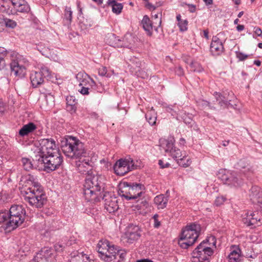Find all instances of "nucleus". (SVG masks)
Returning a JSON list of instances; mask_svg holds the SVG:
<instances>
[{
    "mask_svg": "<svg viewBox=\"0 0 262 262\" xmlns=\"http://www.w3.org/2000/svg\"><path fill=\"white\" fill-rule=\"evenodd\" d=\"M61 147L64 155L71 158H79L76 166L79 172L82 174H92V162L85 157L86 152L83 143L75 137L68 136L61 141Z\"/></svg>",
    "mask_w": 262,
    "mask_h": 262,
    "instance_id": "1",
    "label": "nucleus"
},
{
    "mask_svg": "<svg viewBox=\"0 0 262 262\" xmlns=\"http://www.w3.org/2000/svg\"><path fill=\"white\" fill-rule=\"evenodd\" d=\"M97 249L98 256L104 262H121L124 259L126 254L124 249L106 239L99 242Z\"/></svg>",
    "mask_w": 262,
    "mask_h": 262,
    "instance_id": "2",
    "label": "nucleus"
},
{
    "mask_svg": "<svg viewBox=\"0 0 262 262\" xmlns=\"http://www.w3.org/2000/svg\"><path fill=\"white\" fill-rule=\"evenodd\" d=\"M102 178L94 174L86 176L83 184V195L87 201L98 202L104 192V184Z\"/></svg>",
    "mask_w": 262,
    "mask_h": 262,
    "instance_id": "3",
    "label": "nucleus"
},
{
    "mask_svg": "<svg viewBox=\"0 0 262 262\" xmlns=\"http://www.w3.org/2000/svg\"><path fill=\"white\" fill-rule=\"evenodd\" d=\"M145 192V187L141 183L122 182L119 184L118 194L126 200L138 201Z\"/></svg>",
    "mask_w": 262,
    "mask_h": 262,
    "instance_id": "4",
    "label": "nucleus"
},
{
    "mask_svg": "<svg viewBox=\"0 0 262 262\" xmlns=\"http://www.w3.org/2000/svg\"><path fill=\"white\" fill-rule=\"evenodd\" d=\"M24 200L31 206L42 208L47 203V198L40 184L37 182L33 183V185L25 191Z\"/></svg>",
    "mask_w": 262,
    "mask_h": 262,
    "instance_id": "5",
    "label": "nucleus"
},
{
    "mask_svg": "<svg viewBox=\"0 0 262 262\" xmlns=\"http://www.w3.org/2000/svg\"><path fill=\"white\" fill-rule=\"evenodd\" d=\"M33 162H36L37 166H41L45 170L49 172L53 171L59 167L62 163V157L58 151L51 152L45 156H33Z\"/></svg>",
    "mask_w": 262,
    "mask_h": 262,
    "instance_id": "6",
    "label": "nucleus"
},
{
    "mask_svg": "<svg viewBox=\"0 0 262 262\" xmlns=\"http://www.w3.org/2000/svg\"><path fill=\"white\" fill-rule=\"evenodd\" d=\"M201 231L199 224L193 223L186 226L182 231L179 244L183 249H187L196 241Z\"/></svg>",
    "mask_w": 262,
    "mask_h": 262,
    "instance_id": "7",
    "label": "nucleus"
},
{
    "mask_svg": "<svg viewBox=\"0 0 262 262\" xmlns=\"http://www.w3.org/2000/svg\"><path fill=\"white\" fill-rule=\"evenodd\" d=\"M3 3L1 6L9 14H28L31 12V8L25 0H1Z\"/></svg>",
    "mask_w": 262,
    "mask_h": 262,
    "instance_id": "8",
    "label": "nucleus"
},
{
    "mask_svg": "<svg viewBox=\"0 0 262 262\" xmlns=\"http://www.w3.org/2000/svg\"><path fill=\"white\" fill-rule=\"evenodd\" d=\"M26 210L21 205H14L9 209V221L7 228L9 230H14L21 225L25 221Z\"/></svg>",
    "mask_w": 262,
    "mask_h": 262,
    "instance_id": "9",
    "label": "nucleus"
},
{
    "mask_svg": "<svg viewBox=\"0 0 262 262\" xmlns=\"http://www.w3.org/2000/svg\"><path fill=\"white\" fill-rule=\"evenodd\" d=\"M213 253L211 244L209 239H206L202 242L192 252L191 261L192 262H205L209 261L208 257Z\"/></svg>",
    "mask_w": 262,
    "mask_h": 262,
    "instance_id": "10",
    "label": "nucleus"
},
{
    "mask_svg": "<svg viewBox=\"0 0 262 262\" xmlns=\"http://www.w3.org/2000/svg\"><path fill=\"white\" fill-rule=\"evenodd\" d=\"M53 77L50 69L46 66H41L39 71H32L30 79L33 88H37L43 84L45 80H50Z\"/></svg>",
    "mask_w": 262,
    "mask_h": 262,
    "instance_id": "11",
    "label": "nucleus"
},
{
    "mask_svg": "<svg viewBox=\"0 0 262 262\" xmlns=\"http://www.w3.org/2000/svg\"><path fill=\"white\" fill-rule=\"evenodd\" d=\"M39 146L34 156H45L51 152L58 151L59 148L56 144V141L52 138L41 139L38 141Z\"/></svg>",
    "mask_w": 262,
    "mask_h": 262,
    "instance_id": "12",
    "label": "nucleus"
},
{
    "mask_svg": "<svg viewBox=\"0 0 262 262\" xmlns=\"http://www.w3.org/2000/svg\"><path fill=\"white\" fill-rule=\"evenodd\" d=\"M134 162L131 158L118 160L114 166L115 172L118 176H124L134 168Z\"/></svg>",
    "mask_w": 262,
    "mask_h": 262,
    "instance_id": "13",
    "label": "nucleus"
},
{
    "mask_svg": "<svg viewBox=\"0 0 262 262\" xmlns=\"http://www.w3.org/2000/svg\"><path fill=\"white\" fill-rule=\"evenodd\" d=\"M104 201V208L109 213H113L117 211L119 206L116 197L111 192H105L102 194L101 199Z\"/></svg>",
    "mask_w": 262,
    "mask_h": 262,
    "instance_id": "14",
    "label": "nucleus"
},
{
    "mask_svg": "<svg viewBox=\"0 0 262 262\" xmlns=\"http://www.w3.org/2000/svg\"><path fill=\"white\" fill-rule=\"evenodd\" d=\"M222 179L228 185L234 187L239 186L243 182L242 179L235 172H228L222 176Z\"/></svg>",
    "mask_w": 262,
    "mask_h": 262,
    "instance_id": "15",
    "label": "nucleus"
},
{
    "mask_svg": "<svg viewBox=\"0 0 262 262\" xmlns=\"http://www.w3.org/2000/svg\"><path fill=\"white\" fill-rule=\"evenodd\" d=\"M220 34L213 36L210 44V52L213 56H218L223 53L224 48L222 41L219 38Z\"/></svg>",
    "mask_w": 262,
    "mask_h": 262,
    "instance_id": "16",
    "label": "nucleus"
},
{
    "mask_svg": "<svg viewBox=\"0 0 262 262\" xmlns=\"http://www.w3.org/2000/svg\"><path fill=\"white\" fill-rule=\"evenodd\" d=\"M261 219L258 215L257 212L246 213L243 219V222L248 226L254 225L259 226L261 224Z\"/></svg>",
    "mask_w": 262,
    "mask_h": 262,
    "instance_id": "17",
    "label": "nucleus"
},
{
    "mask_svg": "<svg viewBox=\"0 0 262 262\" xmlns=\"http://www.w3.org/2000/svg\"><path fill=\"white\" fill-rule=\"evenodd\" d=\"M11 75L13 74L18 77H23L26 74V68L21 64V61L12 59L10 63Z\"/></svg>",
    "mask_w": 262,
    "mask_h": 262,
    "instance_id": "18",
    "label": "nucleus"
},
{
    "mask_svg": "<svg viewBox=\"0 0 262 262\" xmlns=\"http://www.w3.org/2000/svg\"><path fill=\"white\" fill-rule=\"evenodd\" d=\"M52 254V250L48 247H45L36 254L32 262H48L49 258Z\"/></svg>",
    "mask_w": 262,
    "mask_h": 262,
    "instance_id": "19",
    "label": "nucleus"
},
{
    "mask_svg": "<svg viewBox=\"0 0 262 262\" xmlns=\"http://www.w3.org/2000/svg\"><path fill=\"white\" fill-rule=\"evenodd\" d=\"M69 262H96L90 259L87 255L83 252H73L71 254Z\"/></svg>",
    "mask_w": 262,
    "mask_h": 262,
    "instance_id": "20",
    "label": "nucleus"
},
{
    "mask_svg": "<svg viewBox=\"0 0 262 262\" xmlns=\"http://www.w3.org/2000/svg\"><path fill=\"white\" fill-rule=\"evenodd\" d=\"M230 252L228 255L229 262H238L242 256V251L238 246L232 245L230 247Z\"/></svg>",
    "mask_w": 262,
    "mask_h": 262,
    "instance_id": "21",
    "label": "nucleus"
},
{
    "mask_svg": "<svg viewBox=\"0 0 262 262\" xmlns=\"http://www.w3.org/2000/svg\"><path fill=\"white\" fill-rule=\"evenodd\" d=\"M175 140L173 137H169L167 139H161L160 140V145L165 152H170L172 151L174 147Z\"/></svg>",
    "mask_w": 262,
    "mask_h": 262,
    "instance_id": "22",
    "label": "nucleus"
},
{
    "mask_svg": "<svg viewBox=\"0 0 262 262\" xmlns=\"http://www.w3.org/2000/svg\"><path fill=\"white\" fill-rule=\"evenodd\" d=\"M37 128L36 125L33 122H29L24 125L19 130V135L24 137L33 133Z\"/></svg>",
    "mask_w": 262,
    "mask_h": 262,
    "instance_id": "23",
    "label": "nucleus"
},
{
    "mask_svg": "<svg viewBox=\"0 0 262 262\" xmlns=\"http://www.w3.org/2000/svg\"><path fill=\"white\" fill-rule=\"evenodd\" d=\"M77 81L79 82L78 85L80 88L84 83L89 82L93 83V79H92L86 73L83 72H79L76 76Z\"/></svg>",
    "mask_w": 262,
    "mask_h": 262,
    "instance_id": "24",
    "label": "nucleus"
},
{
    "mask_svg": "<svg viewBox=\"0 0 262 262\" xmlns=\"http://www.w3.org/2000/svg\"><path fill=\"white\" fill-rule=\"evenodd\" d=\"M249 196L253 203L258 202V199L262 196V190L257 186H254L250 190Z\"/></svg>",
    "mask_w": 262,
    "mask_h": 262,
    "instance_id": "25",
    "label": "nucleus"
},
{
    "mask_svg": "<svg viewBox=\"0 0 262 262\" xmlns=\"http://www.w3.org/2000/svg\"><path fill=\"white\" fill-rule=\"evenodd\" d=\"M168 198L164 194H160L156 196L154 199V203L158 209H164L166 207Z\"/></svg>",
    "mask_w": 262,
    "mask_h": 262,
    "instance_id": "26",
    "label": "nucleus"
},
{
    "mask_svg": "<svg viewBox=\"0 0 262 262\" xmlns=\"http://www.w3.org/2000/svg\"><path fill=\"white\" fill-rule=\"evenodd\" d=\"M67 101V110L68 111L70 112L71 114L75 113L77 103V101L75 97L72 96H67L66 98Z\"/></svg>",
    "mask_w": 262,
    "mask_h": 262,
    "instance_id": "27",
    "label": "nucleus"
},
{
    "mask_svg": "<svg viewBox=\"0 0 262 262\" xmlns=\"http://www.w3.org/2000/svg\"><path fill=\"white\" fill-rule=\"evenodd\" d=\"M85 85H82L79 89H78V91L81 94L85 95H89V93L93 91L95 88L96 83L93 80V83H90L89 81L86 83H84Z\"/></svg>",
    "mask_w": 262,
    "mask_h": 262,
    "instance_id": "28",
    "label": "nucleus"
},
{
    "mask_svg": "<svg viewBox=\"0 0 262 262\" xmlns=\"http://www.w3.org/2000/svg\"><path fill=\"white\" fill-rule=\"evenodd\" d=\"M107 4L112 7L114 13L118 15L122 12L123 7L122 4L118 3L116 0H108Z\"/></svg>",
    "mask_w": 262,
    "mask_h": 262,
    "instance_id": "29",
    "label": "nucleus"
},
{
    "mask_svg": "<svg viewBox=\"0 0 262 262\" xmlns=\"http://www.w3.org/2000/svg\"><path fill=\"white\" fill-rule=\"evenodd\" d=\"M139 229L138 227H134L132 230L129 229L126 233V236L129 242H132L134 241L137 240L140 236V233L139 232Z\"/></svg>",
    "mask_w": 262,
    "mask_h": 262,
    "instance_id": "30",
    "label": "nucleus"
},
{
    "mask_svg": "<svg viewBox=\"0 0 262 262\" xmlns=\"http://www.w3.org/2000/svg\"><path fill=\"white\" fill-rule=\"evenodd\" d=\"M141 23L144 30L147 32L148 35L151 36L152 32V25L149 17L147 15H144Z\"/></svg>",
    "mask_w": 262,
    "mask_h": 262,
    "instance_id": "31",
    "label": "nucleus"
},
{
    "mask_svg": "<svg viewBox=\"0 0 262 262\" xmlns=\"http://www.w3.org/2000/svg\"><path fill=\"white\" fill-rule=\"evenodd\" d=\"M191 162L192 161L191 159L187 158V156L186 153H184L183 157L177 161L178 164L183 167H187L189 166L191 164Z\"/></svg>",
    "mask_w": 262,
    "mask_h": 262,
    "instance_id": "32",
    "label": "nucleus"
},
{
    "mask_svg": "<svg viewBox=\"0 0 262 262\" xmlns=\"http://www.w3.org/2000/svg\"><path fill=\"white\" fill-rule=\"evenodd\" d=\"M145 117L149 124L154 125L156 123V114L152 111H148L145 115Z\"/></svg>",
    "mask_w": 262,
    "mask_h": 262,
    "instance_id": "33",
    "label": "nucleus"
},
{
    "mask_svg": "<svg viewBox=\"0 0 262 262\" xmlns=\"http://www.w3.org/2000/svg\"><path fill=\"white\" fill-rule=\"evenodd\" d=\"M8 51L3 47H0V70L5 67L4 57L7 55Z\"/></svg>",
    "mask_w": 262,
    "mask_h": 262,
    "instance_id": "34",
    "label": "nucleus"
},
{
    "mask_svg": "<svg viewBox=\"0 0 262 262\" xmlns=\"http://www.w3.org/2000/svg\"><path fill=\"white\" fill-rule=\"evenodd\" d=\"M72 11L71 8L70 7L66 6L64 12V18L66 19L69 23H71L72 19Z\"/></svg>",
    "mask_w": 262,
    "mask_h": 262,
    "instance_id": "35",
    "label": "nucleus"
},
{
    "mask_svg": "<svg viewBox=\"0 0 262 262\" xmlns=\"http://www.w3.org/2000/svg\"><path fill=\"white\" fill-rule=\"evenodd\" d=\"M21 162L24 168L26 170L29 171L32 168L33 164L30 159L28 158H23Z\"/></svg>",
    "mask_w": 262,
    "mask_h": 262,
    "instance_id": "36",
    "label": "nucleus"
},
{
    "mask_svg": "<svg viewBox=\"0 0 262 262\" xmlns=\"http://www.w3.org/2000/svg\"><path fill=\"white\" fill-rule=\"evenodd\" d=\"M9 211L5 209L0 210V224L9 220Z\"/></svg>",
    "mask_w": 262,
    "mask_h": 262,
    "instance_id": "37",
    "label": "nucleus"
},
{
    "mask_svg": "<svg viewBox=\"0 0 262 262\" xmlns=\"http://www.w3.org/2000/svg\"><path fill=\"white\" fill-rule=\"evenodd\" d=\"M170 153L171 154V155L172 156V157L174 159H175L177 161L179 159H181L183 157L184 155V154H183L182 153V152L180 151V149H176V147H174L172 151H171Z\"/></svg>",
    "mask_w": 262,
    "mask_h": 262,
    "instance_id": "38",
    "label": "nucleus"
},
{
    "mask_svg": "<svg viewBox=\"0 0 262 262\" xmlns=\"http://www.w3.org/2000/svg\"><path fill=\"white\" fill-rule=\"evenodd\" d=\"M4 26L7 28L13 29L16 27L17 23L13 19L6 17Z\"/></svg>",
    "mask_w": 262,
    "mask_h": 262,
    "instance_id": "39",
    "label": "nucleus"
},
{
    "mask_svg": "<svg viewBox=\"0 0 262 262\" xmlns=\"http://www.w3.org/2000/svg\"><path fill=\"white\" fill-rule=\"evenodd\" d=\"M180 113V115L183 121L185 123L189 124L191 123L192 120V115L190 114H186L184 113L183 114H182L181 112Z\"/></svg>",
    "mask_w": 262,
    "mask_h": 262,
    "instance_id": "40",
    "label": "nucleus"
},
{
    "mask_svg": "<svg viewBox=\"0 0 262 262\" xmlns=\"http://www.w3.org/2000/svg\"><path fill=\"white\" fill-rule=\"evenodd\" d=\"M190 67L191 68L192 71L196 72H201L203 71V68L202 67L201 65L196 62H192L190 64Z\"/></svg>",
    "mask_w": 262,
    "mask_h": 262,
    "instance_id": "41",
    "label": "nucleus"
},
{
    "mask_svg": "<svg viewBox=\"0 0 262 262\" xmlns=\"http://www.w3.org/2000/svg\"><path fill=\"white\" fill-rule=\"evenodd\" d=\"M164 107L165 108L166 111L168 113H171V115L174 116L177 115H180V112H177V111L173 108L175 107V106L173 105H168L165 104L164 105Z\"/></svg>",
    "mask_w": 262,
    "mask_h": 262,
    "instance_id": "42",
    "label": "nucleus"
},
{
    "mask_svg": "<svg viewBox=\"0 0 262 262\" xmlns=\"http://www.w3.org/2000/svg\"><path fill=\"white\" fill-rule=\"evenodd\" d=\"M245 256L247 258L254 259L256 257L257 255L253 251L251 248H248L245 251Z\"/></svg>",
    "mask_w": 262,
    "mask_h": 262,
    "instance_id": "43",
    "label": "nucleus"
},
{
    "mask_svg": "<svg viewBox=\"0 0 262 262\" xmlns=\"http://www.w3.org/2000/svg\"><path fill=\"white\" fill-rule=\"evenodd\" d=\"M198 105L199 107L202 108H205L206 107H209L210 109H215V107L213 106H211L210 105L209 102L204 100H200L198 101Z\"/></svg>",
    "mask_w": 262,
    "mask_h": 262,
    "instance_id": "44",
    "label": "nucleus"
},
{
    "mask_svg": "<svg viewBox=\"0 0 262 262\" xmlns=\"http://www.w3.org/2000/svg\"><path fill=\"white\" fill-rule=\"evenodd\" d=\"M227 200L225 196L221 195L216 198L214 201V205L216 206H219L224 204V203Z\"/></svg>",
    "mask_w": 262,
    "mask_h": 262,
    "instance_id": "45",
    "label": "nucleus"
},
{
    "mask_svg": "<svg viewBox=\"0 0 262 262\" xmlns=\"http://www.w3.org/2000/svg\"><path fill=\"white\" fill-rule=\"evenodd\" d=\"M215 97L217 101H219V103L222 105V104H226L228 100L225 99V97L223 96L220 93H215Z\"/></svg>",
    "mask_w": 262,
    "mask_h": 262,
    "instance_id": "46",
    "label": "nucleus"
},
{
    "mask_svg": "<svg viewBox=\"0 0 262 262\" xmlns=\"http://www.w3.org/2000/svg\"><path fill=\"white\" fill-rule=\"evenodd\" d=\"M180 30L181 31H185L187 30L188 21L186 19H183L178 24Z\"/></svg>",
    "mask_w": 262,
    "mask_h": 262,
    "instance_id": "47",
    "label": "nucleus"
},
{
    "mask_svg": "<svg viewBox=\"0 0 262 262\" xmlns=\"http://www.w3.org/2000/svg\"><path fill=\"white\" fill-rule=\"evenodd\" d=\"M236 57L238 59L239 61H244L246 59L248 56V55H246L241 52L236 51L235 52Z\"/></svg>",
    "mask_w": 262,
    "mask_h": 262,
    "instance_id": "48",
    "label": "nucleus"
},
{
    "mask_svg": "<svg viewBox=\"0 0 262 262\" xmlns=\"http://www.w3.org/2000/svg\"><path fill=\"white\" fill-rule=\"evenodd\" d=\"M64 247H65V244L64 243L62 244V243H59L56 244L54 245L55 250L57 252L62 251V250L64 248Z\"/></svg>",
    "mask_w": 262,
    "mask_h": 262,
    "instance_id": "49",
    "label": "nucleus"
},
{
    "mask_svg": "<svg viewBox=\"0 0 262 262\" xmlns=\"http://www.w3.org/2000/svg\"><path fill=\"white\" fill-rule=\"evenodd\" d=\"M107 71V70L106 67H102L99 69L98 73L99 75L103 76L106 75Z\"/></svg>",
    "mask_w": 262,
    "mask_h": 262,
    "instance_id": "50",
    "label": "nucleus"
},
{
    "mask_svg": "<svg viewBox=\"0 0 262 262\" xmlns=\"http://www.w3.org/2000/svg\"><path fill=\"white\" fill-rule=\"evenodd\" d=\"M158 214H155L153 218L154 220V227L155 228H158L161 225L160 222L158 221Z\"/></svg>",
    "mask_w": 262,
    "mask_h": 262,
    "instance_id": "51",
    "label": "nucleus"
},
{
    "mask_svg": "<svg viewBox=\"0 0 262 262\" xmlns=\"http://www.w3.org/2000/svg\"><path fill=\"white\" fill-rule=\"evenodd\" d=\"M76 239L74 237H70L69 240L65 243L67 246H70L75 244Z\"/></svg>",
    "mask_w": 262,
    "mask_h": 262,
    "instance_id": "52",
    "label": "nucleus"
},
{
    "mask_svg": "<svg viewBox=\"0 0 262 262\" xmlns=\"http://www.w3.org/2000/svg\"><path fill=\"white\" fill-rule=\"evenodd\" d=\"M175 73L179 76H182L184 74V71L182 67H178L175 68Z\"/></svg>",
    "mask_w": 262,
    "mask_h": 262,
    "instance_id": "53",
    "label": "nucleus"
},
{
    "mask_svg": "<svg viewBox=\"0 0 262 262\" xmlns=\"http://www.w3.org/2000/svg\"><path fill=\"white\" fill-rule=\"evenodd\" d=\"M158 164L160 165V167L162 168L168 167L170 166L169 163H168V162L164 163L163 161L162 160H159Z\"/></svg>",
    "mask_w": 262,
    "mask_h": 262,
    "instance_id": "54",
    "label": "nucleus"
},
{
    "mask_svg": "<svg viewBox=\"0 0 262 262\" xmlns=\"http://www.w3.org/2000/svg\"><path fill=\"white\" fill-rule=\"evenodd\" d=\"M137 75L142 78H145L147 77V74L143 71H141L139 69L136 72Z\"/></svg>",
    "mask_w": 262,
    "mask_h": 262,
    "instance_id": "55",
    "label": "nucleus"
},
{
    "mask_svg": "<svg viewBox=\"0 0 262 262\" xmlns=\"http://www.w3.org/2000/svg\"><path fill=\"white\" fill-rule=\"evenodd\" d=\"M254 33L257 36H261L262 37V30L259 27H255L254 28Z\"/></svg>",
    "mask_w": 262,
    "mask_h": 262,
    "instance_id": "56",
    "label": "nucleus"
},
{
    "mask_svg": "<svg viewBox=\"0 0 262 262\" xmlns=\"http://www.w3.org/2000/svg\"><path fill=\"white\" fill-rule=\"evenodd\" d=\"M162 4H160L159 5H158V4H157V6H155L154 5H152L151 4L149 3H147L146 4V7L149 9H152V10H155L156 9V8L159 6H161Z\"/></svg>",
    "mask_w": 262,
    "mask_h": 262,
    "instance_id": "57",
    "label": "nucleus"
},
{
    "mask_svg": "<svg viewBox=\"0 0 262 262\" xmlns=\"http://www.w3.org/2000/svg\"><path fill=\"white\" fill-rule=\"evenodd\" d=\"M6 18L3 15H0V25L1 26H4Z\"/></svg>",
    "mask_w": 262,
    "mask_h": 262,
    "instance_id": "58",
    "label": "nucleus"
},
{
    "mask_svg": "<svg viewBox=\"0 0 262 262\" xmlns=\"http://www.w3.org/2000/svg\"><path fill=\"white\" fill-rule=\"evenodd\" d=\"M236 29L238 31L241 32L244 29V25H239L236 27Z\"/></svg>",
    "mask_w": 262,
    "mask_h": 262,
    "instance_id": "59",
    "label": "nucleus"
},
{
    "mask_svg": "<svg viewBox=\"0 0 262 262\" xmlns=\"http://www.w3.org/2000/svg\"><path fill=\"white\" fill-rule=\"evenodd\" d=\"M136 262H154L153 261L148 259H139L136 261Z\"/></svg>",
    "mask_w": 262,
    "mask_h": 262,
    "instance_id": "60",
    "label": "nucleus"
},
{
    "mask_svg": "<svg viewBox=\"0 0 262 262\" xmlns=\"http://www.w3.org/2000/svg\"><path fill=\"white\" fill-rule=\"evenodd\" d=\"M203 34H204V37L206 39H208V38H209V36H208L209 32H208V31L207 30H204Z\"/></svg>",
    "mask_w": 262,
    "mask_h": 262,
    "instance_id": "61",
    "label": "nucleus"
},
{
    "mask_svg": "<svg viewBox=\"0 0 262 262\" xmlns=\"http://www.w3.org/2000/svg\"><path fill=\"white\" fill-rule=\"evenodd\" d=\"M189 6H190V8H189L190 12H194L195 10V7L192 5H189Z\"/></svg>",
    "mask_w": 262,
    "mask_h": 262,
    "instance_id": "62",
    "label": "nucleus"
},
{
    "mask_svg": "<svg viewBox=\"0 0 262 262\" xmlns=\"http://www.w3.org/2000/svg\"><path fill=\"white\" fill-rule=\"evenodd\" d=\"M206 5H210L212 4V0H203Z\"/></svg>",
    "mask_w": 262,
    "mask_h": 262,
    "instance_id": "63",
    "label": "nucleus"
},
{
    "mask_svg": "<svg viewBox=\"0 0 262 262\" xmlns=\"http://www.w3.org/2000/svg\"><path fill=\"white\" fill-rule=\"evenodd\" d=\"M180 144L182 145H184L186 143V141L183 138H181L180 139Z\"/></svg>",
    "mask_w": 262,
    "mask_h": 262,
    "instance_id": "64",
    "label": "nucleus"
}]
</instances>
